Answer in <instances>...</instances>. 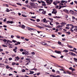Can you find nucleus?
I'll list each match as a JSON object with an SVG mask.
<instances>
[{
  "mask_svg": "<svg viewBox=\"0 0 77 77\" xmlns=\"http://www.w3.org/2000/svg\"><path fill=\"white\" fill-rule=\"evenodd\" d=\"M55 2L57 3H60V2L57 0L55 1Z\"/></svg>",
  "mask_w": 77,
  "mask_h": 77,
  "instance_id": "nucleus-31",
  "label": "nucleus"
},
{
  "mask_svg": "<svg viewBox=\"0 0 77 77\" xmlns=\"http://www.w3.org/2000/svg\"><path fill=\"white\" fill-rule=\"evenodd\" d=\"M18 49V48H17V47H15V48L13 49V50L14 51V52H15V53H17V49Z\"/></svg>",
  "mask_w": 77,
  "mask_h": 77,
  "instance_id": "nucleus-6",
  "label": "nucleus"
},
{
  "mask_svg": "<svg viewBox=\"0 0 77 77\" xmlns=\"http://www.w3.org/2000/svg\"><path fill=\"white\" fill-rule=\"evenodd\" d=\"M8 60H12V58H8Z\"/></svg>",
  "mask_w": 77,
  "mask_h": 77,
  "instance_id": "nucleus-56",
  "label": "nucleus"
},
{
  "mask_svg": "<svg viewBox=\"0 0 77 77\" xmlns=\"http://www.w3.org/2000/svg\"><path fill=\"white\" fill-rule=\"evenodd\" d=\"M61 24L62 25V26H65V25L66 24V23L65 22H62L61 23Z\"/></svg>",
  "mask_w": 77,
  "mask_h": 77,
  "instance_id": "nucleus-12",
  "label": "nucleus"
},
{
  "mask_svg": "<svg viewBox=\"0 0 77 77\" xmlns=\"http://www.w3.org/2000/svg\"><path fill=\"white\" fill-rule=\"evenodd\" d=\"M36 21L37 22H39V21H40V20H39V19H38L36 20Z\"/></svg>",
  "mask_w": 77,
  "mask_h": 77,
  "instance_id": "nucleus-48",
  "label": "nucleus"
},
{
  "mask_svg": "<svg viewBox=\"0 0 77 77\" xmlns=\"http://www.w3.org/2000/svg\"><path fill=\"white\" fill-rule=\"evenodd\" d=\"M53 4L54 5H57V3H56V2H53Z\"/></svg>",
  "mask_w": 77,
  "mask_h": 77,
  "instance_id": "nucleus-41",
  "label": "nucleus"
},
{
  "mask_svg": "<svg viewBox=\"0 0 77 77\" xmlns=\"http://www.w3.org/2000/svg\"><path fill=\"white\" fill-rule=\"evenodd\" d=\"M41 3H42V6H46V3L44 1H42Z\"/></svg>",
  "mask_w": 77,
  "mask_h": 77,
  "instance_id": "nucleus-5",
  "label": "nucleus"
},
{
  "mask_svg": "<svg viewBox=\"0 0 77 77\" xmlns=\"http://www.w3.org/2000/svg\"><path fill=\"white\" fill-rule=\"evenodd\" d=\"M31 70H35V71H36L37 70V69L34 68L33 69H31Z\"/></svg>",
  "mask_w": 77,
  "mask_h": 77,
  "instance_id": "nucleus-45",
  "label": "nucleus"
},
{
  "mask_svg": "<svg viewBox=\"0 0 77 77\" xmlns=\"http://www.w3.org/2000/svg\"><path fill=\"white\" fill-rule=\"evenodd\" d=\"M72 18L73 20H75V17H74V16H72Z\"/></svg>",
  "mask_w": 77,
  "mask_h": 77,
  "instance_id": "nucleus-46",
  "label": "nucleus"
},
{
  "mask_svg": "<svg viewBox=\"0 0 77 77\" xmlns=\"http://www.w3.org/2000/svg\"><path fill=\"white\" fill-rule=\"evenodd\" d=\"M4 38V36L0 35V38Z\"/></svg>",
  "mask_w": 77,
  "mask_h": 77,
  "instance_id": "nucleus-62",
  "label": "nucleus"
},
{
  "mask_svg": "<svg viewBox=\"0 0 77 77\" xmlns=\"http://www.w3.org/2000/svg\"><path fill=\"white\" fill-rule=\"evenodd\" d=\"M69 31L70 32H74V30H73L72 29H70Z\"/></svg>",
  "mask_w": 77,
  "mask_h": 77,
  "instance_id": "nucleus-37",
  "label": "nucleus"
},
{
  "mask_svg": "<svg viewBox=\"0 0 77 77\" xmlns=\"http://www.w3.org/2000/svg\"><path fill=\"white\" fill-rule=\"evenodd\" d=\"M69 69L70 70H71V71L72 70V67H69Z\"/></svg>",
  "mask_w": 77,
  "mask_h": 77,
  "instance_id": "nucleus-53",
  "label": "nucleus"
},
{
  "mask_svg": "<svg viewBox=\"0 0 77 77\" xmlns=\"http://www.w3.org/2000/svg\"><path fill=\"white\" fill-rule=\"evenodd\" d=\"M57 13V10H56V9H53V11L52 12V14H56Z\"/></svg>",
  "mask_w": 77,
  "mask_h": 77,
  "instance_id": "nucleus-4",
  "label": "nucleus"
},
{
  "mask_svg": "<svg viewBox=\"0 0 77 77\" xmlns=\"http://www.w3.org/2000/svg\"><path fill=\"white\" fill-rule=\"evenodd\" d=\"M31 18H35H35H36V16H32V17H31Z\"/></svg>",
  "mask_w": 77,
  "mask_h": 77,
  "instance_id": "nucleus-63",
  "label": "nucleus"
},
{
  "mask_svg": "<svg viewBox=\"0 0 77 77\" xmlns=\"http://www.w3.org/2000/svg\"><path fill=\"white\" fill-rule=\"evenodd\" d=\"M69 54H70V55H71V56H77V55L73 53V52H69Z\"/></svg>",
  "mask_w": 77,
  "mask_h": 77,
  "instance_id": "nucleus-2",
  "label": "nucleus"
},
{
  "mask_svg": "<svg viewBox=\"0 0 77 77\" xmlns=\"http://www.w3.org/2000/svg\"><path fill=\"white\" fill-rule=\"evenodd\" d=\"M66 74H69V75H71V73L69 71H66Z\"/></svg>",
  "mask_w": 77,
  "mask_h": 77,
  "instance_id": "nucleus-14",
  "label": "nucleus"
},
{
  "mask_svg": "<svg viewBox=\"0 0 77 77\" xmlns=\"http://www.w3.org/2000/svg\"><path fill=\"white\" fill-rule=\"evenodd\" d=\"M25 26H24V25H23L22 26L21 28H22V29H25Z\"/></svg>",
  "mask_w": 77,
  "mask_h": 77,
  "instance_id": "nucleus-21",
  "label": "nucleus"
},
{
  "mask_svg": "<svg viewBox=\"0 0 77 77\" xmlns=\"http://www.w3.org/2000/svg\"><path fill=\"white\" fill-rule=\"evenodd\" d=\"M17 5H19V6H22L21 5V4L18 3H17Z\"/></svg>",
  "mask_w": 77,
  "mask_h": 77,
  "instance_id": "nucleus-44",
  "label": "nucleus"
},
{
  "mask_svg": "<svg viewBox=\"0 0 77 77\" xmlns=\"http://www.w3.org/2000/svg\"><path fill=\"white\" fill-rule=\"evenodd\" d=\"M10 43H12V41H10V40H8L7 41V43L6 44H9Z\"/></svg>",
  "mask_w": 77,
  "mask_h": 77,
  "instance_id": "nucleus-10",
  "label": "nucleus"
},
{
  "mask_svg": "<svg viewBox=\"0 0 77 77\" xmlns=\"http://www.w3.org/2000/svg\"><path fill=\"white\" fill-rule=\"evenodd\" d=\"M24 51V49L22 48H21L20 49V51H21V52H23Z\"/></svg>",
  "mask_w": 77,
  "mask_h": 77,
  "instance_id": "nucleus-36",
  "label": "nucleus"
},
{
  "mask_svg": "<svg viewBox=\"0 0 77 77\" xmlns=\"http://www.w3.org/2000/svg\"><path fill=\"white\" fill-rule=\"evenodd\" d=\"M53 0H49V5H51V3L53 2Z\"/></svg>",
  "mask_w": 77,
  "mask_h": 77,
  "instance_id": "nucleus-16",
  "label": "nucleus"
},
{
  "mask_svg": "<svg viewBox=\"0 0 77 77\" xmlns=\"http://www.w3.org/2000/svg\"><path fill=\"white\" fill-rule=\"evenodd\" d=\"M31 54H32V55H35V53L34 52H31Z\"/></svg>",
  "mask_w": 77,
  "mask_h": 77,
  "instance_id": "nucleus-29",
  "label": "nucleus"
},
{
  "mask_svg": "<svg viewBox=\"0 0 77 77\" xmlns=\"http://www.w3.org/2000/svg\"><path fill=\"white\" fill-rule=\"evenodd\" d=\"M33 73H34V72L30 71V73H29V74H33Z\"/></svg>",
  "mask_w": 77,
  "mask_h": 77,
  "instance_id": "nucleus-27",
  "label": "nucleus"
},
{
  "mask_svg": "<svg viewBox=\"0 0 77 77\" xmlns=\"http://www.w3.org/2000/svg\"><path fill=\"white\" fill-rule=\"evenodd\" d=\"M67 46L68 47H69V48H73V47H72L71 45H67Z\"/></svg>",
  "mask_w": 77,
  "mask_h": 77,
  "instance_id": "nucleus-17",
  "label": "nucleus"
},
{
  "mask_svg": "<svg viewBox=\"0 0 77 77\" xmlns=\"http://www.w3.org/2000/svg\"><path fill=\"white\" fill-rule=\"evenodd\" d=\"M50 24L52 26H53V24H52L51 23V22H50Z\"/></svg>",
  "mask_w": 77,
  "mask_h": 77,
  "instance_id": "nucleus-59",
  "label": "nucleus"
},
{
  "mask_svg": "<svg viewBox=\"0 0 77 77\" xmlns=\"http://www.w3.org/2000/svg\"><path fill=\"white\" fill-rule=\"evenodd\" d=\"M41 44H42V45H45V46H48V44H47V43L44 42H41Z\"/></svg>",
  "mask_w": 77,
  "mask_h": 77,
  "instance_id": "nucleus-3",
  "label": "nucleus"
},
{
  "mask_svg": "<svg viewBox=\"0 0 77 77\" xmlns=\"http://www.w3.org/2000/svg\"><path fill=\"white\" fill-rule=\"evenodd\" d=\"M63 11H64L66 13H67V14H68V10L66 9L63 10Z\"/></svg>",
  "mask_w": 77,
  "mask_h": 77,
  "instance_id": "nucleus-15",
  "label": "nucleus"
},
{
  "mask_svg": "<svg viewBox=\"0 0 77 77\" xmlns=\"http://www.w3.org/2000/svg\"><path fill=\"white\" fill-rule=\"evenodd\" d=\"M8 62V59H6L5 60V63H8V62Z\"/></svg>",
  "mask_w": 77,
  "mask_h": 77,
  "instance_id": "nucleus-52",
  "label": "nucleus"
},
{
  "mask_svg": "<svg viewBox=\"0 0 77 77\" xmlns=\"http://www.w3.org/2000/svg\"><path fill=\"white\" fill-rule=\"evenodd\" d=\"M16 59H17V60H19V59H20V58L18 57V56H17L15 57Z\"/></svg>",
  "mask_w": 77,
  "mask_h": 77,
  "instance_id": "nucleus-26",
  "label": "nucleus"
},
{
  "mask_svg": "<svg viewBox=\"0 0 77 77\" xmlns=\"http://www.w3.org/2000/svg\"><path fill=\"white\" fill-rule=\"evenodd\" d=\"M45 1H46V3L48 4V5L49 4V0H45Z\"/></svg>",
  "mask_w": 77,
  "mask_h": 77,
  "instance_id": "nucleus-22",
  "label": "nucleus"
},
{
  "mask_svg": "<svg viewBox=\"0 0 77 77\" xmlns=\"http://www.w3.org/2000/svg\"><path fill=\"white\" fill-rule=\"evenodd\" d=\"M2 47H7L8 46H7V45H2Z\"/></svg>",
  "mask_w": 77,
  "mask_h": 77,
  "instance_id": "nucleus-33",
  "label": "nucleus"
},
{
  "mask_svg": "<svg viewBox=\"0 0 77 77\" xmlns=\"http://www.w3.org/2000/svg\"><path fill=\"white\" fill-rule=\"evenodd\" d=\"M29 51H26L25 52H22V54H25V56H28L29 55Z\"/></svg>",
  "mask_w": 77,
  "mask_h": 77,
  "instance_id": "nucleus-1",
  "label": "nucleus"
},
{
  "mask_svg": "<svg viewBox=\"0 0 77 77\" xmlns=\"http://www.w3.org/2000/svg\"><path fill=\"white\" fill-rule=\"evenodd\" d=\"M14 36L13 35H11V38H14Z\"/></svg>",
  "mask_w": 77,
  "mask_h": 77,
  "instance_id": "nucleus-61",
  "label": "nucleus"
},
{
  "mask_svg": "<svg viewBox=\"0 0 77 77\" xmlns=\"http://www.w3.org/2000/svg\"><path fill=\"white\" fill-rule=\"evenodd\" d=\"M16 37L17 38H18V39L20 38V36H19L18 35H17L16 36Z\"/></svg>",
  "mask_w": 77,
  "mask_h": 77,
  "instance_id": "nucleus-54",
  "label": "nucleus"
},
{
  "mask_svg": "<svg viewBox=\"0 0 77 77\" xmlns=\"http://www.w3.org/2000/svg\"><path fill=\"white\" fill-rule=\"evenodd\" d=\"M15 63H13L12 64V65H15Z\"/></svg>",
  "mask_w": 77,
  "mask_h": 77,
  "instance_id": "nucleus-64",
  "label": "nucleus"
},
{
  "mask_svg": "<svg viewBox=\"0 0 77 77\" xmlns=\"http://www.w3.org/2000/svg\"><path fill=\"white\" fill-rule=\"evenodd\" d=\"M32 2H36V0H30Z\"/></svg>",
  "mask_w": 77,
  "mask_h": 77,
  "instance_id": "nucleus-42",
  "label": "nucleus"
},
{
  "mask_svg": "<svg viewBox=\"0 0 77 77\" xmlns=\"http://www.w3.org/2000/svg\"><path fill=\"white\" fill-rule=\"evenodd\" d=\"M42 1H37L38 2V3H39L40 4Z\"/></svg>",
  "mask_w": 77,
  "mask_h": 77,
  "instance_id": "nucleus-55",
  "label": "nucleus"
},
{
  "mask_svg": "<svg viewBox=\"0 0 77 77\" xmlns=\"http://www.w3.org/2000/svg\"><path fill=\"white\" fill-rule=\"evenodd\" d=\"M6 11V12H8L9 11V9H8V8H7Z\"/></svg>",
  "mask_w": 77,
  "mask_h": 77,
  "instance_id": "nucleus-57",
  "label": "nucleus"
},
{
  "mask_svg": "<svg viewBox=\"0 0 77 77\" xmlns=\"http://www.w3.org/2000/svg\"><path fill=\"white\" fill-rule=\"evenodd\" d=\"M74 60L75 62H77V59L75 58H74Z\"/></svg>",
  "mask_w": 77,
  "mask_h": 77,
  "instance_id": "nucleus-25",
  "label": "nucleus"
},
{
  "mask_svg": "<svg viewBox=\"0 0 77 77\" xmlns=\"http://www.w3.org/2000/svg\"><path fill=\"white\" fill-rule=\"evenodd\" d=\"M39 11L40 12V11H44V9H39Z\"/></svg>",
  "mask_w": 77,
  "mask_h": 77,
  "instance_id": "nucleus-49",
  "label": "nucleus"
},
{
  "mask_svg": "<svg viewBox=\"0 0 77 77\" xmlns=\"http://www.w3.org/2000/svg\"><path fill=\"white\" fill-rule=\"evenodd\" d=\"M6 45H7L8 46H9V47H12V45L11 44H6Z\"/></svg>",
  "mask_w": 77,
  "mask_h": 77,
  "instance_id": "nucleus-23",
  "label": "nucleus"
},
{
  "mask_svg": "<svg viewBox=\"0 0 77 77\" xmlns=\"http://www.w3.org/2000/svg\"><path fill=\"white\" fill-rule=\"evenodd\" d=\"M42 13L43 14H46V11H43Z\"/></svg>",
  "mask_w": 77,
  "mask_h": 77,
  "instance_id": "nucleus-28",
  "label": "nucleus"
},
{
  "mask_svg": "<svg viewBox=\"0 0 77 77\" xmlns=\"http://www.w3.org/2000/svg\"><path fill=\"white\" fill-rule=\"evenodd\" d=\"M57 9L58 8H59V6L58 5H56L55 7Z\"/></svg>",
  "mask_w": 77,
  "mask_h": 77,
  "instance_id": "nucleus-60",
  "label": "nucleus"
},
{
  "mask_svg": "<svg viewBox=\"0 0 77 77\" xmlns=\"http://www.w3.org/2000/svg\"><path fill=\"white\" fill-rule=\"evenodd\" d=\"M56 72L57 73V74H60V71H59V70H57L56 71Z\"/></svg>",
  "mask_w": 77,
  "mask_h": 77,
  "instance_id": "nucleus-24",
  "label": "nucleus"
},
{
  "mask_svg": "<svg viewBox=\"0 0 77 77\" xmlns=\"http://www.w3.org/2000/svg\"><path fill=\"white\" fill-rule=\"evenodd\" d=\"M25 71H26V70H25V69H23L22 70V72H25Z\"/></svg>",
  "mask_w": 77,
  "mask_h": 77,
  "instance_id": "nucleus-39",
  "label": "nucleus"
},
{
  "mask_svg": "<svg viewBox=\"0 0 77 77\" xmlns=\"http://www.w3.org/2000/svg\"><path fill=\"white\" fill-rule=\"evenodd\" d=\"M28 3H29V1L26 0L25 1V3H26V4H27Z\"/></svg>",
  "mask_w": 77,
  "mask_h": 77,
  "instance_id": "nucleus-50",
  "label": "nucleus"
},
{
  "mask_svg": "<svg viewBox=\"0 0 77 77\" xmlns=\"http://www.w3.org/2000/svg\"><path fill=\"white\" fill-rule=\"evenodd\" d=\"M5 66V64L3 63H0V67L1 68H3Z\"/></svg>",
  "mask_w": 77,
  "mask_h": 77,
  "instance_id": "nucleus-7",
  "label": "nucleus"
},
{
  "mask_svg": "<svg viewBox=\"0 0 77 77\" xmlns=\"http://www.w3.org/2000/svg\"><path fill=\"white\" fill-rule=\"evenodd\" d=\"M25 41H29V40L27 38H25Z\"/></svg>",
  "mask_w": 77,
  "mask_h": 77,
  "instance_id": "nucleus-51",
  "label": "nucleus"
},
{
  "mask_svg": "<svg viewBox=\"0 0 77 77\" xmlns=\"http://www.w3.org/2000/svg\"><path fill=\"white\" fill-rule=\"evenodd\" d=\"M63 52H65V53H68V50L65 49L63 51Z\"/></svg>",
  "mask_w": 77,
  "mask_h": 77,
  "instance_id": "nucleus-19",
  "label": "nucleus"
},
{
  "mask_svg": "<svg viewBox=\"0 0 77 77\" xmlns=\"http://www.w3.org/2000/svg\"><path fill=\"white\" fill-rule=\"evenodd\" d=\"M71 26V27H74V25H73L72 24H67L66 25V26Z\"/></svg>",
  "mask_w": 77,
  "mask_h": 77,
  "instance_id": "nucleus-18",
  "label": "nucleus"
},
{
  "mask_svg": "<svg viewBox=\"0 0 77 77\" xmlns=\"http://www.w3.org/2000/svg\"><path fill=\"white\" fill-rule=\"evenodd\" d=\"M37 27H38V28H39V29H42L44 28L43 27H41L38 26H37Z\"/></svg>",
  "mask_w": 77,
  "mask_h": 77,
  "instance_id": "nucleus-20",
  "label": "nucleus"
},
{
  "mask_svg": "<svg viewBox=\"0 0 77 77\" xmlns=\"http://www.w3.org/2000/svg\"><path fill=\"white\" fill-rule=\"evenodd\" d=\"M30 5H31L32 6H35V4L32 2H30Z\"/></svg>",
  "mask_w": 77,
  "mask_h": 77,
  "instance_id": "nucleus-13",
  "label": "nucleus"
},
{
  "mask_svg": "<svg viewBox=\"0 0 77 77\" xmlns=\"http://www.w3.org/2000/svg\"><path fill=\"white\" fill-rule=\"evenodd\" d=\"M61 3H65V1L62 0L61 1Z\"/></svg>",
  "mask_w": 77,
  "mask_h": 77,
  "instance_id": "nucleus-47",
  "label": "nucleus"
},
{
  "mask_svg": "<svg viewBox=\"0 0 77 77\" xmlns=\"http://www.w3.org/2000/svg\"><path fill=\"white\" fill-rule=\"evenodd\" d=\"M7 23H8V24H12L14 23V22H13V21H8Z\"/></svg>",
  "mask_w": 77,
  "mask_h": 77,
  "instance_id": "nucleus-11",
  "label": "nucleus"
},
{
  "mask_svg": "<svg viewBox=\"0 0 77 77\" xmlns=\"http://www.w3.org/2000/svg\"><path fill=\"white\" fill-rule=\"evenodd\" d=\"M72 71H75V69H74L72 68Z\"/></svg>",
  "mask_w": 77,
  "mask_h": 77,
  "instance_id": "nucleus-58",
  "label": "nucleus"
},
{
  "mask_svg": "<svg viewBox=\"0 0 77 77\" xmlns=\"http://www.w3.org/2000/svg\"><path fill=\"white\" fill-rule=\"evenodd\" d=\"M74 31H75V32H77V28H75L74 29Z\"/></svg>",
  "mask_w": 77,
  "mask_h": 77,
  "instance_id": "nucleus-34",
  "label": "nucleus"
},
{
  "mask_svg": "<svg viewBox=\"0 0 77 77\" xmlns=\"http://www.w3.org/2000/svg\"><path fill=\"white\" fill-rule=\"evenodd\" d=\"M55 53H57V54H61V52L60 51H57V50H56L55 51Z\"/></svg>",
  "mask_w": 77,
  "mask_h": 77,
  "instance_id": "nucleus-8",
  "label": "nucleus"
},
{
  "mask_svg": "<svg viewBox=\"0 0 77 77\" xmlns=\"http://www.w3.org/2000/svg\"><path fill=\"white\" fill-rule=\"evenodd\" d=\"M58 44H59V45H61V44H62V43L59 41L58 42Z\"/></svg>",
  "mask_w": 77,
  "mask_h": 77,
  "instance_id": "nucleus-38",
  "label": "nucleus"
},
{
  "mask_svg": "<svg viewBox=\"0 0 77 77\" xmlns=\"http://www.w3.org/2000/svg\"><path fill=\"white\" fill-rule=\"evenodd\" d=\"M62 8V5L59 4V9H60Z\"/></svg>",
  "mask_w": 77,
  "mask_h": 77,
  "instance_id": "nucleus-32",
  "label": "nucleus"
},
{
  "mask_svg": "<svg viewBox=\"0 0 77 77\" xmlns=\"http://www.w3.org/2000/svg\"><path fill=\"white\" fill-rule=\"evenodd\" d=\"M30 63H31V62L29 61V62L26 64V65H29V64H30Z\"/></svg>",
  "mask_w": 77,
  "mask_h": 77,
  "instance_id": "nucleus-40",
  "label": "nucleus"
},
{
  "mask_svg": "<svg viewBox=\"0 0 77 77\" xmlns=\"http://www.w3.org/2000/svg\"><path fill=\"white\" fill-rule=\"evenodd\" d=\"M69 12L70 14H71L72 15H74V11L72 10H70L69 11Z\"/></svg>",
  "mask_w": 77,
  "mask_h": 77,
  "instance_id": "nucleus-9",
  "label": "nucleus"
},
{
  "mask_svg": "<svg viewBox=\"0 0 77 77\" xmlns=\"http://www.w3.org/2000/svg\"><path fill=\"white\" fill-rule=\"evenodd\" d=\"M50 77H55V76L53 75H50Z\"/></svg>",
  "mask_w": 77,
  "mask_h": 77,
  "instance_id": "nucleus-43",
  "label": "nucleus"
},
{
  "mask_svg": "<svg viewBox=\"0 0 77 77\" xmlns=\"http://www.w3.org/2000/svg\"><path fill=\"white\" fill-rule=\"evenodd\" d=\"M30 20L31 21H35L36 20H33L32 19H30Z\"/></svg>",
  "mask_w": 77,
  "mask_h": 77,
  "instance_id": "nucleus-35",
  "label": "nucleus"
},
{
  "mask_svg": "<svg viewBox=\"0 0 77 77\" xmlns=\"http://www.w3.org/2000/svg\"><path fill=\"white\" fill-rule=\"evenodd\" d=\"M27 29L29 30H33V29H32V28H30L29 27H28Z\"/></svg>",
  "mask_w": 77,
  "mask_h": 77,
  "instance_id": "nucleus-30",
  "label": "nucleus"
}]
</instances>
